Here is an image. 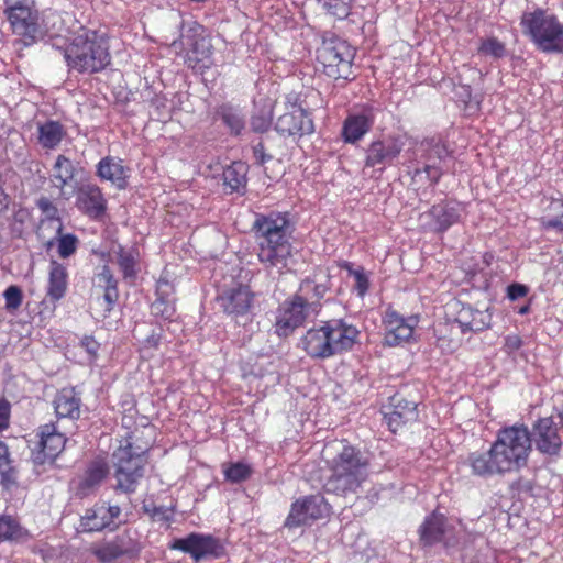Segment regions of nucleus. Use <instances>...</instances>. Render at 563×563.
I'll return each instance as SVG.
<instances>
[{"label":"nucleus","instance_id":"1","mask_svg":"<svg viewBox=\"0 0 563 563\" xmlns=\"http://www.w3.org/2000/svg\"><path fill=\"white\" fill-rule=\"evenodd\" d=\"M531 453L530 430L523 423L500 428L486 452H472L467 464L472 474L483 478L519 472L527 466Z\"/></svg>","mask_w":563,"mask_h":563},{"label":"nucleus","instance_id":"2","mask_svg":"<svg viewBox=\"0 0 563 563\" xmlns=\"http://www.w3.org/2000/svg\"><path fill=\"white\" fill-rule=\"evenodd\" d=\"M252 230L257 246L258 261L266 268H287L292 256V230L287 213L256 214Z\"/></svg>","mask_w":563,"mask_h":563},{"label":"nucleus","instance_id":"3","mask_svg":"<svg viewBox=\"0 0 563 563\" xmlns=\"http://www.w3.org/2000/svg\"><path fill=\"white\" fill-rule=\"evenodd\" d=\"M331 475L323 488L329 494L345 496L355 493L367 479L369 459L360 448L346 441H340L335 455L330 461Z\"/></svg>","mask_w":563,"mask_h":563},{"label":"nucleus","instance_id":"4","mask_svg":"<svg viewBox=\"0 0 563 563\" xmlns=\"http://www.w3.org/2000/svg\"><path fill=\"white\" fill-rule=\"evenodd\" d=\"M360 331L344 319H331L309 329L300 340L302 350L311 358L327 360L350 351Z\"/></svg>","mask_w":563,"mask_h":563},{"label":"nucleus","instance_id":"5","mask_svg":"<svg viewBox=\"0 0 563 563\" xmlns=\"http://www.w3.org/2000/svg\"><path fill=\"white\" fill-rule=\"evenodd\" d=\"M64 59L70 70L95 74L111 62L109 45L97 31L81 27L64 48Z\"/></svg>","mask_w":563,"mask_h":563},{"label":"nucleus","instance_id":"6","mask_svg":"<svg viewBox=\"0 0 563 563\" xmlns=\"http://www.w3.org/2000/svg\"><path fill=\"white\" fill-rule=\"evenodd\" d=\"M520 26L533 45L542 53H563V23L545 9L525 11Z\"/></svg>","mask_w":563,"mask_h":563},{"label":"nucleus","instance_id":"7","mask_svg":"<svg viewBox=\"0 0 563 563\" xmlns=\"http://www.w3.org/2000/svg\"><path fill=\"white\" fill-rule=\"evenodd\" d=\"M448 155L449 150L440 137H427L413 148L408 165L409 173L413 179H421L424 175L430 184L435 185L443 175L441 163Z\"/></svg>","mask_w":563,"mask_h":563},{"label":"nucleus","instance_id":"8","mask_svg":"<svg viewBox=\"0 0 563 563\" xmlns=\"http://www.w3.org/2000/svg\"><path fill=\"white\" fill-rule=\"evenodd\" d=\"M317 53L328 77L344 80L355 78L352 70L355 51L346 41L334 35L325 37Z\"/></svg>","mask_w":563,"mask_h":563},{"label":"nucleus","instance_id":"9","mask_svg":"<svg viewBox=\"0 0 563 563\" xmlns=\"http://www.w3.org/2000/svg\"><path fill=\"white\" fill-rule=\"evenodd\" d=\"M169 548L188 554L196 563L203 560L221 559L227 554L221 539L201 532H191L184 538L174 539Z\"/></svg>","mask_w":563,"mask_h":563},{"label":"nucleus","instance_id":"10","mask_svg":"<svg viewBox=\"0 0 563 563\" xmlns=\"http://www.w3.org/2000/svg\"><path fill=\"white\" fill-rule=\"evenodd\" d=\"M330 505L320 494L298 498L290 506L289 514L284 521V528L294 530L309 526L316 520L325 518L330 514Z\"/></svg>","mask_w":563,"mask_h":563},{"label":"nucleus","instance_id":"11","mask_svg":"<svg viewBox=\"0 0 563 563\" xmlns=\"http://www.w3.org/2000/svg\"><path fill=\"white\" fill-rule=\"evenodd\" d=\"M222 311L238 324L251 320L254 308V294L245 285H236L224 289L217 296Z\"/></svg>","mask_w":563,"mask_h":563},{"label":"nucleus","instance_id":"12","mask_svg":"<svg viewBox=\"0 0 563 563\" xmlns=\"http://www.w3.org/2000/svg\"><path fill=\"white\" fill-rule=\"evenodd\" d=\"M5 15L13 33L21 36L25 45L35 42L38 34V14L27 0L5 1Z\"/></svg>","mask_w":563,"mask_h":563},{"label":"nucleus","instance_id":"13","mask_svg":"<svg viewBox=\"0 0 563 563\" xmlns=\"http://www.w3.org/2000/svg\"><path fill=\"white\" fill-rule=\"evenodd\" d=\"M384 109L379 104L365 103L357 110L347 114L342 124L341 137L344 143L356 144L375 125Z\"/></svg>","mask_w":563,"mask_h":563},{"label":"nucleus","instance_id":"14","mask_svg":"<svg viewBox=\"0 0 563 563\" xmlns=\"http://www.w3.org/2000/svg\"><path fill=\"white\" fill-rule=\"evenodd\" d=\"M316 305H307L300 296L295 294L285 300L278 309L276 318V333L279 336L290 335L295 329L301 327L309 318H316Z\"/></svg>","mask_w":563,"mask_h":563},{"label":"nucleus","instance_id":"15","mask_svg":"<svg viewBox=\"0 0 563 563\" xmlns=\"http://www.w3.org/2000/svg\"><path fill=\"white\" fill-rule=\"evenodd\" d=\"M141 544L129 529L115 534L111 539L103 540L92 547V554L101 563H112L125 556L136 558L141 552Z\"/></svg>","mask_w":563,"mask_h":563},{"label":"nucleus","instance_id":"16","mask_svg":"<svg viewBox=\"0 0 563 563\" xmlns=\"http://www.w3.org/2000/svg\"><path fill=\"white\" fill-rule=\"evenodd\" d=\"M404 145L401 137L396 135L373 140L365 150V167L377 168L383 172L399 157Z\"/></svg>","mask_w":563,"mask_h":563},{"label":"nucleus","instance_id":"17","mask_svg":"<svg viewBox=\"0 0 563 563\" xmlns=\"http://www.w3.org/2000/svg\"><path fill=\"white\" fill-rule=\"evenodd\" d=\"M37 443L32 449V461L35 465L52 464L66 444V437L54 423L41 426L36 432Z\"/></svg>","mask_w":563,"mask_h":563},{"label":"nucleus","instance_id":"18","mask_svg":"<svg viewBox=\"0 0 563 563\" xmlns=\"http://www.w3.org/2000/svg\"><path fill=\"white\" fill-rule=\"evenodd\" d=\"M418 323V316L404 317L394 309H387L383 317L385 345L398 346L408 342Z\"/></svg>","mask_w":563,"mask_h":563},{"label":"nucleus","instance_id":"19","mask_svg":"<svg viewBox=\"0 0 563 563\" xmlns=\"http://www.w3.org/2000/svg\"><path fill=\"white\" fill-rule=\"evenodd\" d=\"M122 509L119 505L99 501L92 507L86 509L80 518V527L84 532H100L106 529L114 530L119 523Z\"/></svg>","mask_w":563,"mask_h":563},{"label":"nucleus","instance_id":"20","mask_svg":"<svg viewBox=\"0 0 563 563\" xmlns=\"http://www.w3.org/2000/svg\"><path fill=\"white\" fill-rule=\"evenodd\" d=\"M276 132L285 137H296L311 134L314 130L310 114L297 103L288 102L286 112L278 117L275 123Z\"/></svg>","mask_w":563,"mask_h":563},{"label":"nucleus","instance_id":"21","mask_svg":"<svg viewBox=\"0 0 563 563\" xmlns=\"http://www.w3.org/2000/svg\"><path fill=\"white\" fill-rule=\"evenodd\" d=\"M531 444L542 455L558 456L562 449V439L558 424L552 417H543L536 420L530 431Z\"/></svg>","mask_w":563,"mask_h":563},{"label":"nucleus","instance_id":"22","mask_svg":"<svg viewBox=\"0 0 563 563\" xmlns=\"http://www.w3.org/2000/svg\"><path fill=\"white\" fill-rule=\"evenodd\" d=\"M382 412L385 423L394 433L418 418L417 404L405 399L400 394L390 397L388 404L383 406Z\"/></svg>","mask_w":563,"mask_h":563},{"label":"nucleus","instance_id":"23","mask_svg":"<svg viewBox=\"0 0 563 563\" xmlns=\"http://www.w3.org/2000/svg\"><path fill=\"white\" fill-rule=\"evenodd\" d=\"M331 289V277L330 274L319 271L312 276L306 277L301 280L296 294L301 297L307 305H316V314H319L321 310V300L324 298L327 292Z\"/></svg>","mask_w":563,"mask_h":563},{"label":"nucleus","instance_id":"24","mask_svg":"<svg viewBox=\"0 0 563 563\" xmlns=\"http://www.w3.org/2000/svg\"><path fill=\"white\" fill-rule=\"evenodd\" d=\"M492 317L486 311L463 306L451 322V331L461 334L475 333L489 328Z\"/></svg>","mask_w":563,"mask_h":563},{"label":"nucleus","instance_id":"25","mask_svg":"<svg viewBox=\"0 0 563 563\" xmlns=\"http://www.w3.org/2000/svg\"><path fill=\"white\" fill-rule=\"evenodd\" d=\"M76 206L86 216L97 219L106 212L107 200L98 185L88 183L78 188Z\"/></svg>","mask_w":563,"mask_h":563},{"label":"nucleus","instance_id":"26","mask_svg":"<svg viewBox=\"0 0 563 563\" xmlns=\"http://www.w3.org/2000/svg\"><path fill=\"white\" fill-rule=\"evenodd\" d=\"M428 214L432 219V230L443 233L461 221L464 207L455 201L442 202L432 206Z\"/></svg>","mask_w":563,"mask_h":563},{"label":"nucleus","instance_id":"27","mask_svg":"<svg viewBox=\"0 0 563 563\" xmlns=\"http://www.w3.org/2000/svg\"><path fill=\"white\" fill-rule=\"evenodd\" d=\"M128 173L129 168L115 156H106L96 166L97 176L103 181H110L119 190L126 188Z\"/></svg>","mask_w":563,"mask_h":563},{"label":"nucleus","instance_id":"28","mask_svg":"<svg viewBox=\"0 0 563 563\" xmlns=\"http://www.w3.org/2000/svg\"><path fill=\"white\" fill-rule=\"evenodd\" d=\"M446 532L445 517L441 514L432 512L426 517L419 528L420 542L423 547H432L440 542H444L445 547H449L450 542L445 540Z\"/></svg>","mask_w":563,"mask_h":563},{"label":"nucleus","instance_id":"29","mask_svg":"<svg viewBox=\"0 0 563 563\" xmlns=\"http://www.w3.org/2000/svg\"><path fill=\"white\" fill-rule=\"evenodd\" d=\"M66 128L59 121L48 119L36 122V140L43 150H56L66 136Z\"/></svg>","mask_w":563,"mask_h":563},{"label":"nucleus","instance_id":"30","mask_svg":"<svg viewBox=\"0 0 563 563\" xmlns=\"http://www.w3.org/2000/svg\"><path fill=\"white\" fill-rule=\"evenodd\" d=\"M115 254V263L122 274L123 280L129 284H133L140 273V261L141 255L140 251L135 246L125 247L123 245H119L117 250H114Z\"/></svg>","mask_w":563,"mask_h":563},{"label":"nucleus","instance_id":"31","mask_svg":"<svg viewBox=\"0 0 563 563\" xmlns=\"http://www.w3.org/2000/svg\"><path fill=\"white\" fill-rule=\"evenodd\" d=\"M212 46L203 37L196 40L190 49L187 51L185 63L192 70L203 74L212 65Z\"/></svg>","mask_w":563,"mask_h":563},{"label":"nucleus","instance_id":"32","mask_svg":"<svg viewBox=\"0 0 563 563\" xmlns=\"http://www.w3.org/2000/svg\"><path fill=\"white\" fill-rule=\"evenodd\" d=\"M96 286L103 290L104 310L110 312L119 299L118 279L108 264L102 265L95 274Z\"/></svg>","mask_w":563,"mask_h":563},{"label":"nucleus","instance_id":"33","mask_svg":"<svg viewBox=\"0 0 563 563\" xmlns=\"http://www.w3.org/2000/svg\"><path fill=\"white\" fill-rule=\"evenodd\" d=\"M81 399L74 388L62 389L54 399V408L56 416L77 420L80 417Z\"/></svg>","mask_w":563,"mask_h":563},{"label":"nucleus","instance_id":"34","mask_svg":"<svg viewBox=\"0 0 563 563\" xmlns=\"http://www.w3.org/2000/svg\"><path fill=\"white\" fill-rule=\"evenodd\" d=\"M107 466L101 462H92L86 470L82 478L79 479L75 494L85 498L92 494L107 476Z\"/></svg>","mask_w":563,"mask_h":563},{"label":"nucleus","instance_id":"35","mask_svg":"<svg viewBox=\"0 0 563 563\" xmlns=\"http://www.w3.org/2000/svg\"><path fill=\"white\" fill-rule=\"evenodd\" d=\"M67 268L59 262L52 260L49 263L47 297L52 301L60 300L67 290Z\"/></svg>","mask_w":563,"mask_h":563},{"label":"nucleus","instance_id":"36","mask_svg":"<svg viewBox=\"0 0 563 563\" xmlns=\"http://www.w3.org/2000/svg\"><path fill=\"white\" fill-rule=\"evenodd\" d=\"M76 175V167L74 162L63 154H59L51 169L49 178L53 186L63 190L67 185H70Z\"/></svg>","mask_w":563,"mask_h":563},{"label":"nucleus","instance_id":"37","mask_svg":"<svg viewBox=\"0 0 563 563\" xmlns=\"http://www.w3.org/2000/svg\"><path fill=\"white\" fill-rule=\"evenodd\" d=\"M274 101L271 98H261L254 101V111L251 117V129L255 133L268 131L273 121Z\"/></svg>","mask_w":563,"mask_h":563},{"label":"nucleus","instance_id":"38","mask_svg":"<svg viewBox=\"0 0 563 563\" xmlns=\"http://www.w3.org/2000/svg\"><path fill=\"white\" fill-rule=\"evenodd\" d=\"M114 467L124 471L143 472L146 464V459L143 453H135L132 451V445L129 443L125 446H120L113 453Z\"/></svg>","mask_w":563,"mask_h":563},{"label":"nucleus","instance_id":"39","mask_svg":"<svg viewBox=\"0 0 563 563\" xmlns=\"http://www.w3.org/2000/svg\"><path fill=\"white\" fill-rule=\"evenodd\" d=\"M172 286L167 280L159 279L156 287L157 298L152 303V312L163 319H170L175 314V306L169 298Z\"/></svg>","mask_w":563,"mask_h":563},{"label":"nucleus","instance_id":"40","mask_svg":"<svg viewBox=\"0 0 563 563\" xmlns=\"http://www.w3.org/2000/svg\"><path fill=\"white\" fill-rule=\"evenodd\" d=\"M247 166L242 162H233L225 167L222 177L224 185L232 191H241L246 186Z\"/></svg>","mask_w":563,"mask_h":563},{"label":"nucleus","instance_id":"41","mask_svg":"<svg viewBox=\"0 0 563 563\" xmlns=\"http://www.w3.org/2000/svg\"><path fill=\"white\" fill-rule=\"evenodd\" d=\"M217 113L232 134L240 135L242 133L245 128V120L243 113L239 109L229 104H223L219 108Z\"/></svg>","mask_w":563,"mask_h":563},{"label":"nucleus","instance_id":"42","mask_svg":"<svg viewBox=\"0 0 563 563\" xmlns=\"http://www.w3.org/2000/svg\"><path fill=\"white\" fill-rule=\"evenodd\" d=\"M27 531L11 516H0V541H20Z\"/></svg>","mask_w":563,"mask_h":563},{"label":"nucleus","instance_id":"43","mask_svg":"<svg viewBox=\"0 0 563 563\" xmlns=\"http://www.w3.org/2000/svg\"><path fill=\"white\" fill-rule=\"evenodd\" d=\"M542 225L558 232L563 231V201L561 199H552L547 209L545 214L541 219Z\"/></svg>","mask_w":563,"mask_h":563},{"label":"nucleus","instance_id":"44","mask_svg":"<svg viewBox=\"0 0 563 563\" xmlns=\"http://www.w3.org/2000/svg\"><path fill=\"white\" fill-rule=\"evenodd\" d=\"M36 206L45 217V219L42 220V225L47 223L56 231V234H60L63 223L58 216V209L53 201L47 197H40L36 201Z\"/></svg>","mask_w":563,"mask_h":563},{"label":"nucleus","instance_id":"45","mask_svg":"<svg viewBox=\"0 0 563 563\" xmlns=\"http://www.w3.org/2000/svg\"><path fill=\"white\" fill-rule=\"evenodd\" d=\"M143 472L124 471L123 467L114 470V477L117 479L115 489L125 494H132L136 490L140 479L143 477Z\"/></svg>","mask_w":563,"mask_h":563},{"label":"nucleus","instance_id":"46","mask_svg":"<svg viewBox=\"0 0 563 563\" xmlns=\"http://www.w3.org/2000/svg\"><path fill=\"white\" fill-rule=\"evenodd\" d=\"M222 470L224 478L233 484L249 479L253 473L251 465L244 462L223 464Z\"/></svg>","mask_w":563,"mask_h":563},{"label":"nucleus","instance_id":"47","mask_svg":"<svg viewBox=\"0 0 563 563\" xmlns=\"http://www.w3.org/2000/svg\"><path fill=\"white\" fill-rule=\"evenodd\" d=\"M342 268L354 278V290L358 297L363 298L369 289V277L365 269L363 267L354 268L353 264L350 262H345Z\"/></svg>","mask_w":563,"mask_h":563},{"label":"nucleus","instance_id":"48","mask_svg":"<svg viewBox=\"0 0 563 563\" xmlns=\"http://www.w3.org/2000/svg\"><path fill=\"white\" fill-rule=\"evenodd\" d=\"M478 53L484 56H490L495 59H499L506 56L507 49L503 42L493 36L481 41Z\"/></svg>","mask_w":563,"mask_h":563},{"label":"nucleus","instance_id":"49","mask_svg":"<svg viewBox=\"0 0 563 563\" xmlns=\"http://www.w3.org/2000/svg\"><path fill=\"white\" fill-rule=\"evenodd\" d=\"M328 13L343 20L351 12L352 0H318Z\"/></svg>","mask_w":563,"mask_h":563},{"label":"nucleus","instance_id":"50","mask_svg":"<svg viewBox=\"0 0 563 563\" xmlns=\"http://www.w3.org/2000/svg\"><path fill=\"white\" fill-rule=\"evenodd\" d=\"M78 238L74 234H57V252L62 258L71 256L78 247Z\"/></svg>","mask_w":563,"mask_h":563},{"label":"nucleus","instance_id":"51","mask_svg":"<svg viewBox=\"0 0 563 563\" xmlns=\"http://www.w3.org/2000/svg\"><path fill=\"white\" fill-rule=\"evenodd\" d=\"M142 509L151 516L153 520L162 522H170L173 520V511L165 506H156L153 503H144Z\"/></svg>","mask_w":563,"mask_h":563},{"label":"nucleus","instance_id":"52","mask_svg":"<svg viewBox=\"0 0 563 563\" xmlns=\"http://www.w3.org/2000/svg\"><path fill=\"white\" fill-rule=\"evenodd\" d=\"M3 297L5 300V309L10 312L15 311L22 305L23 295L22 290L18 286H9L4 290Z\"/></svg>","mask_w":563,"mask_h":563},{"label":"nucleus","instance_id":"53","mask_svg":"<svg viewBox=\"0 0 563 563\" xmlns=\"http://www.w3.org/2000/svg\"><path fill=\"white\" fill-rule=\"evenodd\" d=\"M11 406L5 399L0 400V432L10 426Z\"/></svg>","mask_w":563,"mask_h":563},{"label":"nucleus","instance_id":"54","mask_svg":"<svg viewBox=\"0 0 563 563\" xmlns=\"http://www.w3.org/2000/svg\"><path fill=\"white\" fill-rule=\"evenodd\" d=\"M11 470L8 446L0 442V474L5 476Z\"/></svg>","mask_w":563,"mask_h":563},{"label":"nucleus","instance_id":"55","mask_svg":"<svg viewBox=\"0 0 563 563\" xmlns=\"http://www.w3.org/2000/svg\"><path fill=\"white\" fill-rule=\"evenodd\" d=\"M528 288L521 284H511L507 288V296L510 300H517L527 295Z\"/></svg>","mask_w":563,"mask_h":563},{"label":"nucleus","instance_id":"56","mask_svg":"<svg viewBox=\"0 0 563 563\" xmlns=\"http://www.w3.org/2000/svg\"><path fill=\"white\" fill-rule=\"evenodd\" d=\"M81 346L86 350V352L95 358L98 354L99 343L92 336H85L81 340Z\"/></svg>","mask_w":563,"mask_h":563},{"label":"nucleus","instance_id":"57","mask_svg":"<svg viewBox=\"0 0 563 563\" xmlns=\"http://www.w3.org/2000/svg\"><path fill=\"white\" fill-rule=\"evenodd\" d=\"M522 345V341L518 335H508L505 339V351L508 354H511L516 351H518Z\"/></svg>","mask_w":563,"mask_h":563},{"label":"nucleus","instance_id":"58","mask_svg":"<svg viewBox=\"0 0 563 563\" xmlns=\"http://www.w3.org/2000/svg\"><path fill=\"white\" fill-rule=\"evenodd\" d=\"M254 151V156L256 157L257 162L260 164H264L266 163L268 159H271V156L266 155L264 153V146L262 143L257 144L256 146H254L253 148Z\"/></svg>","mask_w":563,"mask_h":563},{"label":"nucleus","instance_id":"59","mask_svg":"<svg viewBox=\"0 0 563 563\" xmlns=\"http://www.w3.org/2000/svg\"><path fill=\"white\" fill-rule=\"evenodd\" d=\"M8 207V196L0 186V213Z\"/></svg>","mask_w":563,"mask_h":563},{"label":"nucleus","instance_id":"60","mask_svg":"<svg viewBox=\"0 0 563 563\" xmlns=\"http://www.w3.org/2000/svg\"><path fill=\"white\" fill-rule=\"evenodd\" d=\"M159 343V335L152 334L146 339V344L152 347H157Z\"/></svg>","mask_w":563,"mask_h":563},{"label":"nucleus","instance_id":"61","mask_svg":"<svg viewBox=\"0 0 563 563\" xmlns=\"http://www.w3.org/2000/svg\"><path fill=\"white\" fill-rule=\"evenodd\" d=\"M528 309H529V308H528L527 306H526V307H522V308H520L519 313H520V314H525V313L528 311Z\"/></svg>","mask_w":563,"mask_h":563},{"label":"nucleus","instance_id":"62","mask_svg":"<svg viewBox=\"0 0 563 563\" xmlns=\"http://www.w3.org/2000/svg\"><path fill=\"white\" fill-rule=\"evenodd\" d=\"M559 419H560V424H561V426H562V428H563V413H560V415H559Z\"/></svg>","mask_w":563,"mask_h":563},{"label":"nucleus","instance_id":"63","mask_svg":"<svg viewBox=\"0 0 563 563\" xmlns=\"http://www.w3.org/2000/svg\"><path fill=\"white\" fill-rule=\"evenodd\" d=\"M47 245H48V246L53 245V240H49V241L47 242Z\"/></svg>","mask_w":563,"mask_h":563}]
</instances>
